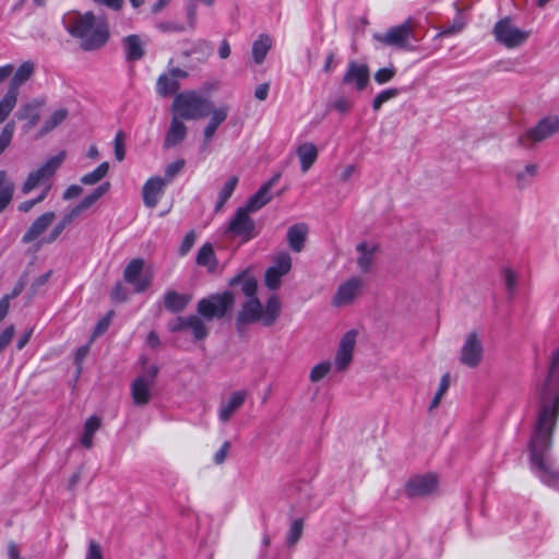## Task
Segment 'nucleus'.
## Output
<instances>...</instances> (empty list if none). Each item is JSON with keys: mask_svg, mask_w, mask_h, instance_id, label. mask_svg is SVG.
<instances>
[{"mask_svg": "<svg viewBox=\"0 0 559 559\" xmlns=\"http://www.w3.org/2000/svg\"><path fill=\"white\" fill-rule=\"evenodd\" d=\"M197 263L213 272L217 266L215 253L211 243L203 245L197 254Z\"/></svg>", "mask_w": 559, "mask_h": 559, "instance_id": "e433bc0d", "label": "nucleus"}, {"mask_svg": "<svg viewBox=\"0 0 559 559\" xmlns=\"http://www.w3.org/2000/svg\"><path fill=\"white\" fill-rule=\"evenodd\" d=\"M250 214L251 212L243 206L238 207L227 225L226 233L231 234L234 237H240L242 241L255 238L259 231Z\"/></svg>", "mask_w": 559, "mask_h": 559, "instance_id": "9b49d317", "label": "nucleus"}, {"mask_svg": "<svg viewBox=\"0 0 559 559\" xmlns=\"http://www.w3.org/2000/svg\"><path fill=\"white\" fill-rule=\"evenodd\" d=\"M123 48L128 61H136L144 56V47L139 35L127 36L123 39Z\"/></svg>", "mask_w": 559, "mask_h": 559, "instance_id": "2f4dec72", "label": "nucleus"}, {"mask_svg": "<svg viewBox=\"0 0 559 559\" xmlns=\"http://www.w3.org/2000/svg\"><path fill=\"white\" fill-rule=\"evenodd\" d=\"M283 276L275 269L267 267L264 275L265 286L271 290L277 289L281 286Z\"/></svg>", "mask_w": 559, "mask_h": 559, "instance_id": "3c124183", "label": "nucleus"}, {"mask_svg": "<svg viewBox=\"0 0 559 559\" xmlns=\"http://www.w3.org/2000/svg\"><path fill=\"white\" fill-rule=\"evenodd\" d=\"M272 47V39L266 34H261L252 44V57L257 64L264 61L269 50Z\"/></svg>", "mask_w": 559, "mask_h": 559, "instance_id": "c9c22d12", "label": "nucleus"}, {"mask_svg": "<svg viewBox=\"0 0 559 559\" xmlns=\"http://www.w3.org/2000/svg\"><path fill=\"white\" fill-rule=\"evenodd\" d=\"M166 180L160 177L150 178L142 188V198L145 206L153 209L164 194Z\"/></svg>", "mask_w": 559, "mask_h": 559, "instance_id": "a211bd4d", "label": "nucleus"}, {"mask_svg": "<svg viewBox=\"0 0 559 559\" xmlns=\"http://www.w3.org/2000/svg\"><path fill=\"white\" fill-rule=\"evenodd\" d=\"M109 170V164L107 162L102 163L97 168H95L93 171L84 175L81 178V182L86 186H92L97 182H99Z\"/></svg>", "mask_w": 559, "mask_h": 559, "instance_id": "37998d69", "label": "nucleus"}, {"mask_svg": "<svg viewBox=\"0 0 559 559\" xmlns=\"http://www.w3.org/2000/svg\"><path fill=\"white\" fill-rule=\"evenodd\" d=\"M559 416V349L554 354L548 377L539 391L537 421L530 441L531 464H552L547 456Z\"/></svg>", "mask_w": 559, "mask_h": 559, "instance_id": "f257e3e1", "label": "nucleus"}, {"mask_svg": "<svg viewBox=\"0 0 559 559\" xmlns=\"http://www.w3.org/2000/svg\"><path fill=\"white\" fill-rule=\"evenodd\" d=\"M68 117V110L66 108H59L55 110L49 118L44 122L40 128L39 134L45 135L60 126Z\"/></svg>", "mask_w": 559, "mask_h": 559, "instance_id": "79ce46f5", "label": "nucleus"}, {"mask_svg": "<svg viewBox=\"0 0 559 559\" xmlns=\"http://www.w3.org/2000/svg\"><path fill=\"white\" fill-rule=\"evenodd\" d=\"M502 277H503V283H504V286H506V289L512 294L516 287V284H518V276L516 274L510 270V269H504L503 272H502Z\"/></svg>", "mask_w": 559, "mask_h": 559, "instance_id": "4d7b16f0", "label": "nucleus"}, {"mask_svg": "<svg viewBox=\"0 0 559 559\" xmlns=\"http://www.w3.org/2000/svg\"><path fill=\"white\" fill-rule=\"evenodd\" d=\"M85 559H103L100 545L96 540H90Z\"/></svg>", "mask_w": 559, "mask_h": 559, "instance_id": "bf43d9fd", "label": "nucleus"}, {"mask_svg": "<svg viewBox=\"0 0 559 559\" xmlns=\"http://www.w3.org/2000/svg\"><path fill=\"white\" fill-rule=\"evenodd\" d=\"M123 278L131 284L135 293L148 289L153 281V270H145V261L142 258L132 259L123 271Z\"/></svg>", "mask_w": 559, "mask_h": 559, "instance_id": "9d476101", "label": "nucleus"}, {"mask_svg": "<svg viewBox=\"0 0 559 559\" xmlns=\"http://www.w3.org/2000/svg\"><path fill=\"white\" fill-rule=\"evenodd\" d=\"M237 185H238L237 176H231L227 179V181L224 183V186L222 187V189L218 192L217 202L214 206L215 212H219L224 207L227 200L234 193Z\"/></svg>", "mask_w": 559, "mask_h": 559, "instance_id": "58836bf2", "label": "nucleus"}, {"mask_svg": "<svg viewBox=\"0 0 559 559\" xmlns=\"http://www.w3.org/2000/svg\"><path fill=\"white\" fill-rule=\"evenodd\" d=\"M559 131V117L548 116L540 119L534 127L526 130L519 136V145L528 147L534 143L542 142Z\"/></svg>", "mask_w": 559, "mask_h": 559, "instance_id": "6e6552de", "label": "nucleus"}, {"mask_svg": "<svg viewBox=\"0 0 559 559\" xmlns=\"http://www.w3.org/2000/svg\"><path fill=\"white\" fill-rule=\"evenodd\" d=\"M230 442L229 441H225L222 447L219 448V450L216 451V453L214 454V457H213V461L216 465H221L225 462L227 455H228V452L230 450Z\"/></svg>", "mask_w": 559, "mask_h": 559, "instance_id": "13d9d810", "label": "nucleus"}, {"mask_svg": "<svg viewBox=\"0 0 559 559\" xmlns=\"http://www.w3.org/2000/svg\"><path fill=\"white\" fill-rule=\"evenodd\" d=\"M19 95L7 88L5 94L0 98V123L4 122L15 108Z\"/></svg>", "mask_w": 559, "mask_h": 559, "instance_id": "a19ab883", "label": "nucleus"}, {"mask_svg": "<svg viewBox=\"0 0 559 559\" xmlns=\"http://www.w3.org/2000/svg\"><path fill=\"white\" fill-rule=\"evenodd\" d=\"M369 83V68L367 64L350 61L343 76V84L354 85L357 91H362Z\"/></svg>", "mask_w": 559, "mask_h": 559, "instance_id": "f3484780", "label": "nucleus"}, {"mask_svg": "<svg viewBox=\"0 0 559 559\" xmlns=\"http://www.w3.org/2000/svg\"><path fill=\"white\" fill-rule=\"evenodd\" d=\"M45 103L46 100L44 98H34L21 105L19 111L16 112L17 119L26 120L28 129L34 128L39 121V111Z\"/></svg>", "mask_w": 559, "mask_h": 559, "instance_id": "4be33fe9", "label": "nucleus"}, {"mask_svg": "<svg viewBox=\"0 0 559 559\" xmlns=\"http://www.w3.org/2000/svg\"><path fill=\"white\" fill-rule=\"evenodd\" d=\"M51 274H52V271H48L45 274H43V275L38 276L37 278H35L34 282L31 285L32 294H36L38 288L41 287L43 285H45L48 282V280L50 278Z\"/></svg>", "mask_w": 559, "mask_h": 559, "instance_id": "338daca9", "label": "nucleus"}, {"mask_svg": "<svg viewBox=\"0 0 559 559\" xmlns=\"http://www.w3.org/2000/svg\"><path fill=\"white\" fill-rule=\"evenodd\" d=\"M304 531V521L301 519H296L292 522L290 527L287 533L286 543L288 547H293L300 539Z\"/></svg>", "mask_w": 559, "mask_h": 559, "instance_id": "49530a36", "label": "nucleus"}, {"mask_svg": "<svg viewBox=\"0 0 559 559\" xmlns=\"http://www.w3.org/2000/svg\"><path fill=\"white\" fill-rule=\"evenodd\" d=\"M450 386V374L449 373H444L442 377H441V380H440V383H439V388L435 394V397L432 399L430 405H429V411H432L435 408H437L440 403H441V400L443 397V395L447 393L448 389Z\"/></svg>", "mask_w": 559, "mask_h": 559, "instance_id": "de8ad7c7", "label": "nucleus"}, {"mask_svg": "<svg viewBox=\"0 0 559 559\" xmlns=\"http://www.w3.org/2000/svg\"><path fill=\"white\" fill-rule=\"evenodd\" d=\"M110 188L109 182H104L99 187H97L92 193L84 197L75 207L82 214L84 211L90 209L94 203H96Z\"/></svg>", "mask_w": 559, "mask_h": 559, "instance_id": "4c0bfd02", "label": "nucleus"}, {"mask_svg": "<svg viewBox=\"0 0 559 559\" xmlns=\"http://www.w3.org/2000/svg\"><path fill=\"white\" fill-rule=\"evenodd\" d=\"M204 320L199 314H190L188 317H177L168 323V330L173 333L189 331L191 332L194 341H202L209 335V328Z\"/></svg>", "mask_w": 559, "mask_h": 559, "instance_id": "f8f14e48", "label": "nucleus"}, {"mask_svg": "<svg viewBox=\"0 0 559 559\" xmlns=\"http://www.w3.org/2000/svg\"><path fill=\"white\" fill-rule=\"evenodd\" d=\"M331 370V364L329 361H322L313 366L309 373L311 382H319L322 380Z\"/></svg>", "mask_w": 559, "mask_h": 559, "instance_id": "8fccbe9b", "label": "nucleus"}, {"mask_svg": "<svg viewBox=\"0 0 559 559\" xmlns=\"http://www.w3.org/2000/svg\"><path fill=\"white\" fill-rule=\"evenodd\" d=\"M257 282L253 278H245L241 282V292L249 298L236 318V328L240 332L247 324L260 323L263 326H272L281 316L282 305L277 296H271L265 306L255 297Z\"/></svg>", "mask_w": 559, "mask_h": 559, "instance_id": "7ed1b4c3", "label": "nucleus"}, {"mask_svg": "<svg viewBox=\"0 0 559 559\" xmlns=\"http://www.w3.org/2000/svg\"><path fill=\"white\" fill-rule=\"evenodd\" d=\"M93 2L104 5L112 11H120L124 4V0H92Z\"/></svg>", "mask_w": 559, "mask_h": 559, "instance_id": "69168bd1", "label": "nucleus"}, {"mask_svg": "<svg viewBox=\"0 0 559 559\" xmlns=\"http://www.w3.org/2000/svg\"><path fill=\"white\" fill-rule=\"evenodd\" d=\"M308 235V227L305 223H298L290 226L287 230V242L288 247L294 252H300L305 248L306 239Z\"/></svg>", "mask_w": 559, "mask_h": 559, "instance_id": "cd10ccee", "label": "nucleus"}, {"mask_svg": "<svg viewBox=\"0 0 559 559\" xmlns=\"http://www.w3.org/2000/svg\"><path fill=\"white\" fill-rule=\"evenodd\" d=\"M190 299L189 295L169 290L164 295V306L170 312H180L188 306Z\"/></svg>", "mask_w": 559, "mask_h": 559, "instance_id": "473e14b6", "label": "nucleus"}, {"mask_svg": "<svg viewBox=\"0 0 559 559\" xmlns=\"http://www.w3.org/2000/svg\"><path fill=\"white\" fill-rule=\"evenodd\" d=\"M484 358V346L479 335L471 332L466 335L460 352V362L468 368H477Z\"/></svg>", "mask_w": 559, "mask_h": 559, "instance_id": "ddd939ff", "label": "nucleus"}, {"mask_svg": "<svg viewBox=\"0 0 559 559\" xmlns=\"http://www.w3.org/2000/svg\"><path fill=\"white\" fill-rule=\"evenodd\" d=\"M399 95L397 88H388L382 92H380L372 102V108L373 110H379L381 106L386 103L388 100L396 97Z\"/></svg>", "mask_w": 559, "mask_h": 559, "instance_id": "603ef678", "label": "nucleus"}, {"mask_svg": "<svg viewBox=\"0 0 559 559\" xmlns=\"http://www.w3.org/2000/svg\"><path fill=\"white\" fill-rule=\"evenodd\" d=\"M414 37V29L411 20L404 23L390 27L384 34H376L374 39L383 45L394 47L396 49L412 50V38Z\"/></svg>", "mask_w": 559, "mask_h": 559, "instance_id": "0eeeda50", "label": "nucleus"}, {"mask_svg": "<svg viewBox=\"0 0 559 559\" xmlns=\"http://www.w3.org/2000/svg\"><path fill=\"white\" fill-rule=\"evenodd\" d=\"M194 241H195V234H194V231H189L185 236V238H183V240L181 242V246H180V249H179L180 255H186L191 250V248L193 247Z\"/></svg>", "mask_w": 559, "mask_h": 559, "instance_id": "680f3d73", "label": "nucleus"}, {"mask_svg": "<svg viewBox=\"0 0 559 559\" xmlns=\"http://www.w3.org/2000/svg\"><path fill=\"white\" fill-rule=\"evenodd\" d=\"M112 314H114V312L109 311L103 319H100L98 321V323L96 324L95 330H94V334H93L94 337H97L106 332V330L108 329V326L110 324Z\"/></svg>", "mask_w": 559, "mask_h": 559, "instance_id": "052dcab7", "label": "nucleus"}, {"mask_svg": "<svg viewBox=\"0 0 559 559\" xmlns=\"http://www.w3.org/2000/svg\"><path fill=\"white\" fill-rule=\"evenodd\" d=\"M66 158V153L60 152L50 157L37 169L31 171L21 187L23 194H28L32 190L40 185H46L53 177L58 168L61 166Z\"/></svg>", "mask_w": 559, "mask_h": 559, "instance_id": "423d86ee", "label": "nucleus"}, {"mask_svg": "<svg viewBox=\"0 0 559 559\" xmlns=\"http://www.w3.org/2000/svg\"><path fill=\"white\" fill-rule=\"evenodd\" d=\"M100 427V419L97 416H91L84 425V432L81 438V444L86 448L91 449L93 447V437L94 433L99 429Z\"/></svg>", "mask_w": 559, "mask_h": 559, "instance_id": "ea45409f", "label": "nucleus"}, {"mask_svg": "<svg viewBox=\"0 0 559 559\" xmlns=\"http://www.w3.org/2000/svg\"><path fill=\"white\" fill-rule=\"evenodd\" d=\"M14 182L5 170H0V213L11 203L14 194Z\"/></svg>", "mask_w": 559, "mask_h": 559, "instance_id": "72a5a7b5", "label": "nucleus"}, {"mask_svg": "<svg viewBox=\"0 0 559 559\" xmlns=\"http://www.w3.org/2000/svg\"><path fill=\"white\" fill-rule=\"evenodd\" d=\"M356 337L357 332L355 330H350L342 336L334 359V366L337 371H343L350 365L356 345Z\"/></svg>", "mask_w": 559, "mask_h": 559, "instance_id": "2eb2a0df", "label": "nucleus"}, {"mask_svg": "<svg viewBox=\"0 0 559 559\" xmlns=\"http://www.w3.org/2000/svg\"><path fill=\"white\" fill-rule=\"evenodd\" d=\"M332 107L340 112H347L350 108V103L345 97H340L333 102Z\"/></svg>", "mask_w": 559, "mask_h": 559, "instance_id": "774afa93", "label": "nucleus"}, {"mask_svg": "<svg viewBox=\"0 0 559 559\" xmlns=\"http://www.w3.org/2000/svg\"><path fill=\"white\" fill-rule=\"evenodd\" d=\"M212 109L211 98L195 91H186L176 95L171 110L186 120H198L209 116Z\"/></svg>", "mask_w": 559, "mask_h": 559, "instance_id": "20e7f679", "label": "nucleus"}, {"mask_svg": "<svg viewBox=\"0 0 559 559\" xmlns=\"http://www.w3.org/2000/svg\"><path fill=\"white\" fill-rule=\"evenodd\" d=\"M179 90V82L175 80L168 72L158 76L156 82V92L162 97H167L177 93Z\"/></svg>", "mask_w": 559, "mask_h": 559, "instance_id": "f704fd0d", "label": "nucleus"}, {"mask_svg": "<svg viewBox=\"0 0 559 559\" xmlns=\"http://www.w3.org/2000/svg\"><path fill=\"white\" fill-rule=\"evenodd\" d=\"M153 384L147 377H138L131 385V395L133 403L138 406L146 405L151 399Z\"/></svg>", "mask_w": 559, "mask_h": 559, "instance_id": "a878e982", "label": "nucleus"}, {"mask_svg": "<svg viewBox=\"0 0 559 559\" xmlns=\"http://www.w3.org/2000/svg\"><path fill=\"white\" fill-rule=\"evenodd\" d=\"M157 28L165 33H181L185 31V26L175 22H163L157 25Z\"/></svg>", "mask_w": 559, "mask_h": 559, "instance_id": "0e129e2a", "label": "nucleus"}, {"mask_svg": "<svg viewBox=\"0 0 559 559\" xmlns=\"http://www.w3.org/2000/svg\"><path fill=\"white\" fill-rule=\"evenodd\" d=\"M229 110L230 108L228 105L223 104L218 107H215L214 103L212 102V109L209 114L210 120L203 131L205 142H210L213 139L219 126L227 119Z\"/></svg>", "mask_w": 559, "mask_h": 559, "instance_id": "aec40b11", "label": "nucleus"}, {"mask_svg": "<svg viewBox=\"0 0 559 559\" xmlns=\"http://www.w3.org/2000/svg\"><path fill=\"white\" fill-rule=\"evenodd\" d=\"M280 179V175L273 176L267 182H265L252 197L249 198L245 204V209L254 213L266 205L271 199V189Z\"/></svg>", "mask_w": 559, "mask_h": 559, "instance_id": "6ab92c4d", "label": "nucleus"}, {"mask_svg": "<svg viewBox=\"0 0 559 559\" xmlns=\"http://www.w3.org/2000/svg\"><path fill=\"white\" fill-rule=\"evenodd\" d=\"M14 335V326H7L0 334V353L9 345Z\"/></svg>", "mask_w": 559, "mask_h": 559, "instance_id": "e2e57ef3", "label": "nucleus"}, {"mask_svg": "<svg viewBox=\"0 0 559 559\" xmlns=\"http://www.w3.org/2000/svg\"><path fill=\"white\" fill-rule=\"evenodd\" d=\"M364 282L360 277L354 276L341 284L333 297L335 307H344L353 304L360 295Z\"/></svg>", "mask_w": 559, "mask_h": 559, "instance_id": "4468645a", "label": "nucleus"}, {"mask_svg": "<svg viewBox=\"0 0 559 559\" xmlns=\"http://www.w3.org/2000/svg\"><path fill=\"white\" fill-rule=\"evenodd\" d=\"M234 302L235 298L230 292L213 294L199 300L197 312L206 321L222 319L233 308Z\"/></svg>", "mask_w": 559, "mask_h": 559, "instance_id": "39448f33", "label": "nucleus"}, {"mask_svg": "<svg viewBox=\"0 0 559 559\" xmlns=\"http://www.w3.org/2000/svg\"><path fill=\"white\" fill-rule=\"evenodd\" d=\"M493 35L498 43L512 49L522 46L531 33L516 27L509 17H504L496 23Z\"/></svg>", "mask_w": 559, "mask_h": 559, "instance_id": "1a4fd4ad", "label": "nucleus"}, {"mask_svg": "<svg viewBox=\"0 0 559 559\" xmlns=\"http://www.w3.org/2000/svg\"><path fill=\"white\" fill-rule=\"evenodd\" d=\"M34 70L35 66L32 61H24L15 71H13V76L8 85V90L20 95L21 86L31 79Z\"/></svg>", "mask_w": 559, "mask_h": 559, "instance_id": "bb28decb", "label": "nucleus"}, {"mask_svg": "<svg viewBox=\"0 0 559 559\" xmlns=\"http://www.w3.org/2000/svg\"><path fill=\"white\" fill-rule=\"evenodd\" d=\"M15 126L13 121L8 122L0 133V155L9 147L14 135Z\"/></svg>", "mask_w": 559, "mask_h": 559, "instance_id": "09e8293b", "label": "nucleus"}, {"mask_svg": "<svg viewBox=\"0 0 559 559\" xmlns=\"http://www.w3.org/2000/svg\"><path fill=\"white\" fill-rule=\"evenodd\" d=\"M437 477L432 474L415 476L406 484V492L409 497H424L436 491Z\"/></svg>", "mask_w": 559, "mask_h": 559, "instance_id": "dca6fc26", "label": "nucleus"}, {"mask_svg": "<svg viewBox=\"0 0 559 559\" xmlns=\"http://www.w3.org/2000/svg\"><path fill=\"white\" fill-rule=\"evenodd\" d=\"M395 73H396V70L393 66L381 68L374 73V81L378 84L388 83L389 81H391L394 78Z\"/></svg>", "mask_w": 559, "mask_h": 559, "instance_id": "864d4df0", "label": "nucleus"}, {"mask_svg": "<svg viewBox=\"0 0 559 559\" xmlns=\"http://www.w3.org/2000/svg\"><path fill=\"white\" fill-rule=\"evenodd\" d=\"M53 212H46L38 216L29 226L27 231L22 237L23 243H31L35 241L40 235H43L46 229L51 225L55 219Z\"/></svg>", "mask_w": 559, "mask_h": 559, "instance_id": "b1692460", "label": "nucleus"}, {"mask_svg": "<svg viewBox=\"0 0 559 559\" xmlns=\"http://www.w3.org/2000/svg\"><path fill=\"white\" fill-rule=\"evenodd\" d=\"M68 33L80 40L81 48L92 51L103 47L109 38V27L105 17L96 16L92 11L68 12L62 17Z\"/></svg>", "mask_w": 559, "mask_h": 559, "instance_id": "f03ea898", "label": "nucleus"}, {"mask_svg": "<svg viewBox=\"0 0 559 559\" xmlns=\"http://www.w3.org/2000/svg\"><path fill=\"white\" fill-rule=\"evenodd\" d=\"M185 167V160L178 159L171 164H169L165 169V178L166 185L169 183Z\"/></svg>", "mask_w": 559, "mask_h": 559, "instance_id": "5fc2aeb1", "label": "nucleus"}, {"mask_svg": "<svg viewBox=\"0 0 559 559\" xmlns=\"http://www.w3.org/2000/svg\"><path fill=\"white\" fill-rule=\"evenodd\" d=\"M126 155L124 147V133L122 131H118L115 136V157L118 162L123 160Z\"/></svg>", "mask_w": 559, "mask_h": 559, "instance_id": "6e6d98bb", "label": "nucleus"}, {"mask_svg": "<svg viewBox=\"0 0 559 559\" xmlns=\"http://www.w3.org/2000/svg\"><path fill=\"white\" fill-rule=\"evenodd\" d=\"M247 397V392L243 390L236 391L230 396L223 401L218 409V419L222 423H227L236 412L243 405Z\"/></svg>", "mask_w": 559, "mask_h": 559, "instance_id": "412c9836", "label": "nucleus"}, {"mask_svg": "<svg viewBox=\"0 0 559 559\" xmlns=\"http://www.w3.org/2000/svg\"><path fill=\"white\" fill-rule=\"evenodd\" d=\"M538 165L527 164L521 169H510V175L515 180L519 189L526 188L532 180L537 176Z\"/></svg>", "mask_w": 559, "mask_h": 559, "instance_id": "7c9ffc66", "label": "nucleus"}, {"mask_svg": "<svg viewBox=\"0 0 559 559\" xmlns=\"http://www.w3.org/2000/svg\"><path fill=\"white\" fill-rule=\"evenodd\" d=\"M187 135V127L180 117L174 114L164 140V147L170 148L181 143Z\"/></svg>", "mask_w": 559, "mask_h": 559, "instance_id": "393cba45", "label": "nucleus"}, {"mask_svg": "<svg viewBox=\"0 0 559 559\" xmlns=\"http://www.w3.org/2000/svg\"><path fill=\"white\" fill-rule=\"evenodd\" d=\"M297 157L300 160L302 173H307L318 158V148L311 142H305L296 148Z\"/></svg>", "mask_w": 559, "mask_h": 559, "instance_id": "c756f323", "label": "nucleus"}, {"mask_svg": "<svg viewBox=\"0 0 559 559\" xmlns=\"http://www.w3.org/2000/svg\"><path fill=\"white\" fill-rule=\"evenodd\" d=\"M454 8L456 9V16L451 25L443 27V29L439 34L440 36H450L453 34H457L465 27L466 20L462 15V10L457 7V3H454Z\"/></svg>", "mask_w": 559, "mask_h": 559, "instance_id": "c03bdc74", "label": "nucleus"}, {"mask_svg": "<svg viewBox=\"0 0 559 559\" xmlns=\"http://www.w3.org/2000/svg\"><path fill=\"white\" fill-rule=\"evenodd\" d=\"M81 213L79 210L74 206L72 207L68 213H66L61 219L55 225L51 233L44 237L38 246H41L44 243H51L58 239V237L62 234V231L79 216Z\"/></svg>", "mask_w": 559, "mask_h": 559, "instance_id": "c85d7f7f", "label": "nucleus"}, {"mask_svg": "<svg viewBox=\"0 0 559 559\" xmlns=\"http://www.w3.org/2000/svg\"><path fill=\"white\" fill-rule=\"evenodd\" d=\"M378 250L379 246L373 242L368 243L362 241L356 246V251L358 253L356 262L362 273L371 271Z\"/></svg>", "mask_w": 559, "mask_h": 559, "instance_id": "5701e85b", "label": "nucleus"}, {"mask_svg": "<svg viewBox=\"0 0 559 559\" xmlns=\"http://www.w3.org/2000/svg\"><path fill=\"white\" fill-rule=\"evenodd\" d=\"M270 267L275 269L280 274L286 275L292 269V258L288 252H280L275 259L273 265Z\"/></svg>", "mask_w": 559, "mask_h": 559, "instance_id": "a18cd8bd", "label": "nucleus"}]
</instances>
